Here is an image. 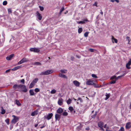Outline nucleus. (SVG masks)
I'll list each match as a JSON object with an SVG mask.
<instances>
[{
  "instance_id": "nucleus-1",
  "label": "nucleus",
  "mask_w": 131,
  "mask_h": 131,
  "mask_svg": "<svg viewBox=\"0 0 131 131\" xmlns=\"http://www.w3.org/2000/svg\"><path fill=\"white\" fill-rule=\"evenodd\" d=\"M53 71L52 70H47L43 71L40 74V75H47L52 73Z\"/></svg>"
},
{
  "instance_id": "nucleus-2",
  "label": "nucleus",
  "mask_w": 131,
  "mask_h": 131,
  "mask_svg": "<svg viewBox=\"0 0 131 131\" xmlns=\"http://www.w3.org/2000/svg\"><path fill=\"white\" fill-rule=\"evenodd\" d=\"M28 61V60L26 58H24L18 62V64H20Z\"/></svg>"
},
{
  "instance_id": "nucleus-3",
  "label": "nucleus",
  "mask_w": 131,
  "mask_h": 131,
  "mask_svg": "<svg viewBox=\"0 0 131 131\" xmlns=\"http://www.w3.org/2000/svg\"><path fill=\"white\" fill-rule=\"evenodd\" d=\"M12 116L14 117V119L12 121V123H15L17 122L19 119L18 117L14 115H13Z\"/></svg>"
},
{
  "instance_id": "nucleus-4",
  "label": "nucleus",
  "mask_w": 131,
  "mask_h": 131,
  "mask_svg": "<svg viewBox=\"0 0 131 131\" xmlns=\"http://www.w3.org/2000/svg\"><path fill=\"white\" fill-rule=\"evenodd\" d=\"M30 51L34 52H39L40 50L39 48H32L30 49Z\"/></svg>"
},
{
  "instance_id": "nucleus-5",
  "label": "nucleus",
  "mask_w": 131,
  "mask_h": 131,
  "mask_svg": "<svg viewBox=\"0 0 131 131\" xmlns=\"http://www.w3.org/2000/svg\"><path fill=\"white\" fill-rule=\"evenodd\" d=\"M20 88L22 89V91L25 92H26L27 91V90L25 86L21 84Z\"/></svg>"
},
{
  "instance_id": "nucleus-6",
  "label": "nucleus",
  "mask_w": 131,
  "mask_h": 131,
  "mask_svg": "<svg viewBox=\"0 0 131 131\" xmlns=\"http://www.w3.org/2000/svg\"><path fill=\"white\" fill-rule=\"evenodd\" d=\"M86 84L88 85H92L94 84V83L93 81L89 79L86 82Z\"/></svg>"
},
{
  "instance_id": "nucleus-7",
  "label": "nucleus",
  "mask_w": 131,
  "mask_h": 131,
  "mask_svg": "<svg viewBox=\"0 0 131 131\" xmlns=\"http://www.w3.org/2000/svg\"><path fill=\"white\" fill-rule=\"evenodd\" d=\"M131 64V59H130L128 63H127L126 65V67L128 69H129L130 68V67L129 66Z\"/></svg>"
},
{
  "instance_id": "nucleus-8",
  "label": "nucleus",
  "mask_w": 131,
  "mask_h": 131,
  "mask_svg": "<svg viewBox=\"0 0 131 131\" xmlns=\"http://www.w3.org/2000/svg\"><path fill=\"white\" fill-rule=\"evenodd\" d=\"M53 114L52 113H51L48 114L47 116H45V117L46 118L49 120L51 118Z\"/></svg>"
},
{
  "instance_id": "nucleus-9",
  "label": "nucleus",
  "mask_w": 131,
  "mask_h": 131,
  "mask_svg": "<svg viewBox=\"0 0 131 131\" xmlns=\"http://www.w3.org/2000/svg\"><path fill=\"white\" fill-rule=\"evenodd\" d=\"M59 76L61 78L65 79H67V77L65 75L62 74V73H60L59 74Z\"/></svg>"
},
{
  "instance_id": "nucleus-10",
  "label": "nucleus",
  "mask_w": 131,
  "mask_h": 131,
  "mask_svg": "<svg viewBox=\"0 0 131 131\" xmlns=\"http://www.w3.org/2000/svg\"><path fill=\"white\" fill-rule=\"evenodd\" d=\"M21 84L18 85L16 84L13 85V88L15 89H18V90H19V89L20 88Z\"/></svg>"
},
{
  "instance_id": "nucleus-11",
  "label": "nucleus",
  "mask_w": 131,
  "mask_h": 131,
  "mask_svg": "<svg viewBox=\"0 0 131 131\" xmlns=\"http://www.w3.org/2000/svg\"><path fill=\"white\" fill-rule=\"evenodd\" d=\"M63 100L61 98L59 99L58 101V104L60 105H61L63 104Z\"/></svg>"
},
{
  "instance_id": "nucleus-12",
  "label": "nucleus",
  "mask_w": 131,
  "mask_h": 131,
  "mask_svg": "<svg viewBox=\"0 0 131 131\" xmlns=\"http://www.w3.org/2000/svg\"><path fill=\"white\" fill-rule=\"evenodd\" d=\"M60 115L56 114L55 115V118L56 120L59 121L60 118Z\"/></svg>"
},
{
  "instance_id": "nucleus-13",
  "label": "nucleus",
  "mask_w": 131,
  "mask_h": 131,
  "mask_svg": "<svg viewBox=\"0 0 131 131\" xmlns=\"http://www.w3.org/2000/svg\"><path fill=\"white\" fill-rule=\"evenodd\" d=\"M37 17L40 20H41L42 17L41 16V14L38 12H36Z\"/></svg>"
},
{
  "instance_id": "nucleus-14",
  "label": "nucleus",
  "mask_w": 131,
  "mask_h": 131,
  "mask_svg": "<svg viewBox=\"0 0 131 131\" xmlns=\"http://www.w3.org/2000/svg\"><path fill=\"white\" fill-rule=\"evenodd\" d=\"M73 83L76 86H79L80 83L78 81L75 80L73 81Z\"/></svg>"
},
{
  "instance_id": "nucleus-15",
  "label": "nucleus",
  "mask_w": 131,
  "mask_h": 131,
  "mask_svg": "<svg viewBox=\"0 0 131 131\" xmlns=\"http://www.w3.org/2000/svg\"><path fill=\"white\" fill-rule=\"evenodd\" d=\"M21 66H19L15 67L13 68L12 69V71H15L17 69L21 68Z\"/></svg>"
},
{
  "instance_id": "nucleus-16",
  "label": "nucleus",
  "mask_w": 131,
  "mask_h": 131,
  "mask_svg": "<svg viewBox=\"0 0 131 131\" xmlns=\"http://www.w3.org/2000/svg\"><path fill=\"white\" fill-rule=\"evenodd\" d=\"M14 56V54H11L8 57H7L6 58V59L7 60H10Z\"/></svg>"
},
{
  "instance_id": "nucleus-17",
  "label": "nucleus",
  "mask_w": 131,
  "mask_h": 131,
  "mask_svg": "<svg viewBox=\"0 0 131 131\" xmlns=\"http://www.w3.org/2000/svg\"><path fill=\"white\" fill-rule=\"evenodd\" d=\"M112 41L113 43H114V42L116 43H117V42H118L117 40L113 36H112Z\"/></svg>"
},
{
  "instance_id": "nucleus-18",
  "label": "nucleus",
  "mask_w": 131,
  "mask_h": 131,
  "mask_svg": "<svg viewBox=\"0 0 131 131\" xmlns=\"http://www.w3.org/2000/svg\"><path fill=\"white\" fill-rule=\"evenodd\" d=\"M38 114V111L36 110L34 111V112H32L31 113V115L32 116L37 115Z\"/></svg>"
},
{
  "instance_id": "nucleus-19",
  "label": "nucleus",
  "mask_w": 131,
  "mask_h": 131,
  "mask_svg": "<svg viewBox=\"0 0 131 131\" xmlns=\"http://www.w3.org/2000/svg\"><path fill=\"white\" fill-rule=\"evenodd\" d=\"M63 111V110L61 108H59L57 111V113L59 114H61Z\"/></svg>"
},
{
  "instance_id": "nucleus-20",
  "label": "nucleus",
  "mask_w": 131,
  "mask_h": 131,
  "mask_svg": "<svg viewBox=\"0 0 131 131\" xmlns=\"http://www.w3.org/2000/svg\"><path fill=\"white\" fill-rule=\"evenodd\" d=\"M30 95L31 96L34 95V93L33 90H29Z\"/></svg>"
},
{
  "instance_id": "nucleus-21",
  "label": "nucleus",
  "mask_w": 131,
  "mask_h": 131,
  "mask_svg": "<svg viewBox=\"0 0 131 131\" xmlns=\"http://www.w3.org/2000/svg\"><path fill=\"white\" fill-rule=\"evenodd\" d=\"M110 96V93L107 94V93H106V97L105 98V100H107L109 98Z\"/></svg>"
},
{
  "instance_id": "nucleus-22",
  "label": "nucleus",
  "mask_w": 131,
  "mask_h": 131,
  "mask_svg": "<svg viewBox=\"0 0 131 131\" xmlns=\"http://www.w3.org/2000/svg\"><path fill=\"white\" fill-rule=\"evenodd\" d=\"M98 126L100 127L102 130L103 131L104 129H103L102 128L103 127V123H98Z\"/></svg>"
},
{
  "instance_id": "nucleus-23",
  "label": "nucleus",
  "mask_w": 131,
  "mask_h": 131,
  "mask_svg": "<svg viewBox=\"0 0 131 131\" xmlns=\"http://www.w3.org/2000/svg\"><path fill=\"white\" fill-rule=\"evenodd\" d=\"M131 127V125L130 123H126V127L127 129H129Z\"/></svg>"
},
{
  "instance_id": "nucleus-24",
  "label": "nucleus",
  "mask_w": 131,
  "mask_h": 131,
  "mask_svg": "<svg viewBox=\"0 0 131 131\" xmlns=\"http://www.w3.org/2000/svg\"><path fill=\"white\" fill-rule=\"evenodd\" d=\"M16 103L17 105L18 106H20L21 105V104L20 103V102L19 101L17 100H16Z\"/></svg>"
},
{
  "instance_id": "nucleus-25",
  "label": "nucleus",
  "mask_w": 131,
  "mask_h": 131,
  "mask_svg": "<svg viewBox=\"0 0 131 131\" xmlns=\"http://www.w3.org/2000/svg\"><path fill=\"white\" fill-rule=\"evenodd\" d=\"M38 80V79L36 78L34 79L33 80L32 82L35 84L37 83Z\"/></svg>"
},
{
  "instance_id": "nucleus-26",
  "label": "nucleus",
  "mask_w": 131,
  "mask_h": 131,
  "mask_svg": "<svg viewBox=\"0 0 131 131\" xmlns=\"http://www.w3.org/2000/svg\"><path fill=\"white\" fill-rule=\"evenodd\" d=\"M35 84L32 82H31L30 84L29 88L31 89L32 88L34 85Z\"/></svg>"
},
{
  "instance_id": "nucleus-27",
  "label": "nucleus",
  "mask_w": 131,
  "mask_h": 131,
  "mask_svg": "<svg viewBox=\"0 0 131 131\" xmlns=\"http://www.w3.org/2000/svg\"><path fill=\"white\" fill-rule=\"evenodd\" d=\"M64 7H62L60 10V12L59 13L60 15H61V14L62 12L64 10Z\"/></svg>"
},
{
  "instance_id": "nucleus-28",
  "label": "nucleus",
  "mask_w": 131,
  "mask_h": 131,
  "mask_svg": "<svg viewBox=\"0 0 131 131\" xmlns=\"http://www.w3.org/2000/svg\"><path fill=\"white\" fill-rule=\"evenodd\" d=\"M56 92V90L55 89H52L51 90L50 92V93L51 94H53L55 93Z\"/></svg>"
},
{
  "instance_id": "nucleus-29",
  "label": "nucleus",
  "mask_w": 131,
  "mask_h": 131,
  "mask_svg": "<svg viewBox=\"0 0 131 131\" xmlns=\"http://www.w3.org/2000/svg\"><path fill=\"white\" fill-rule=\"evenodd\" d=\"M67 71V70H60V71L61 73H66Z\"/></svg>"
},
{
  "instance_id": "nucleus-30",
  "label": "nucleus",
  "mask_w": 131,
  "mask_h": 131,
  "mask_svg": "<svg viewBox=\"0 0 131 131\" xmlns=\"http://www.w3.org/2000/svg\"><path fill=\"white\" fill-rule=\"evenodd\" d=\"M82 31V28H80L78 29V32L79 33H81Z\"/></svg>"
},
{
  "instance_id": "nucleus-31",
  "label": "nucleus",
  "mask_w": 131,
  "mask_h": 131,
  "mask_svg": "<svg viewBox=\"0 0 131 131\" xmlns=\"http://www.w3.org/2000/svg\"><path fill=\"white\" fill-rule=\"evenodd\" d=\"M125 73H124L123 75H121L118 76L117 77H116V80H117L119 78H121V77H123Z\"/></svg>"
},
{
  "instance_id": "nucleus-32",
  "label": "nucleus",
  "mask_w": 131,
  "mask_h": 131,
  "mask_svg": "<svg viewBox=\"0 0 131 131\" xmlns=\"http://www.w3.org/2000/svg\"><path fill=\"white\" fill-rule=\"evenodd\" d=\"M34 65L41 66V64L39 62H36L34 63Z\"/></svg>"
},
{
  "instance_id": "nucleus-33",
  "label": "nucleus",
  "mask_w": 131,
  "mask_h": 131,
  "mask_svg": "<svg viewBox=\"0 0 131 131\" xmlns=\"http://www.w3.org/2000/svg\"><path fill=\"white\" fill-rule=\"evenodd\" d=\"M71 102V100L70 99H69L67 101V103L68 104H70Z\"/></svg>"
},
{
  "instance_id": "nucleus-34",
  "label": "nucleus",
  "mask_w": 131,
  "mask_h": 131,
  "mask_svg": "<svg viewBox=\"0 0 131 131\" xmlns=\"http://www.w3.org/2000/svg\"><path fill=\"white\" fill-rule=\"evenodd\" d=\"M97 112H95V114L94 115H92V118H94L95 117L96 115L97 114Z\"/></svg>"
},
{
  "instance_id": "nucleus-35",
  "label": "nucleus",
  "mask_w": 131,
  "mask_h": 131,
  "mask_svg": "<svg viewBox=\"0 0 131 131\" xmlns=\"http://www.w3.org/2000/svg\"><path fill=\"white\" fill-rule=\"evenodd\" d=\"M89 50L91 52H94V51H96V50H94L92 48H90L89 49Z\"/></svg>"
},
{
  "instance_id": "nucleus-36",
  "label": "nucleus",
  "mask_w": 131,
  "mask_h": 131,
  "mask_svg": "<svg viewBox=\"0 0 131 131\" xmlns=\"http://www.w3.org/2000/svg\"><path fill=\"white\" fill-rule=\"evenodd\" d=\"M89 32H86L84 34V36L85 37H88V35L89 34Z\"/></svg>"
},
{
  "instance_id": "nucleus-37",
  "label": "nucleus",
  "mask_w": 131,
  "mask_h": 131,
  "mask_svg": "<svg viewBox=\"0 0 131 131\" xmlns=\"http://www.w3.org/2000/svg\"><path fill=\"white\" fill-rule=\"evenodd\" d=\"M93 85H94V87L95 88H99L101 86V85H100V86H98V85L94 83V84H93Z\"/></svg>"
},
{
  "instance_id": "nucleus-38",
  "label": "nucleus",
  "mask_w": 131,
  "mask_h": 131,
  "mask_svg": "<svg viewBox=\"0 0 131 131\" xmlns=\"http://www.w3.org/2000/svg\"><path fill=\"white\" fill-rule=\"evenodd\" d=\"M69 109L71 112L73 111V107L72 106L69 107Z\"/></svg>"
},
{
  "instance_id": "nucleus-39",
  "label": "nucleus",
  "mask_w": 131,
  "mask_h": 131,
  "mask_svg": "<svg viewBox=\"0 0 131 131\" xmlns=\"http://www.w3.org/2000/svg\"><path fill=\"white\" fill-rule=\"evenodd\" d=\"M116 80H112L110 82V84H114L116 82Z\"/></svg>"
},
{
  "instance_id": "nucleus-40",
  "label": "nucleus",
  "mask_w": 131,
  "mask_h": 131,
  "mask_svg": "<svg viewBox=\"0 0 131 131\" xmlns=\"http://www.w3.org/2000/svg\"><path fill=\"white\" fill-rule=\"evenodd\" d=\"M77 100H78V101L79 100L81 103L83 101L82 99V98H81L80 97H79L78 98Z\"/></svg>"
},
{
  "instance_id": "nucleus-41",
  "label": "nucleus",
  "mask_w": 131,
  "mask_h": 131,
  "mask_svg": "<svg viewBox=\"0 0 131 131\" xmlns=\"http://www.w3.org/2000/svg\"><path fill=\"white\" fill-rule=\"evenodd\" d=\"M92 76L94 78H97V76L94 74H92Z\"/></svg>"
},
{
  "instance_id": "nucleus-42",
  "label": "nucleus",
  "mask_w": 131,
  "mask_h": 131,
  "mask_svg": "<svg viewBox=\"0 0 131 131\" xmlns=\"http://www.w3.org/2000/svg\"><path fill=\"white\" fill-rule=\"evenodd\" d=\"M116 76H114L112 77L111 78V79L112 80H113L114 79H115V80H116Z\"/></svg>"
},
{
  "instance_id": "nucleus-43",
  "label": "nucleus",
  "mask_w": 131,
  "mask_h": 131,
  "mask_svg": "<svg viewBox=\"0 0 131 131\" xmlns=\"http://www.w3.org/2000/svg\"><path fill=\"white\" fill-rule=\"evenodd\" d=\"M7 2L6 1H4L3 2V4L4 5H7Z\"/></svg>"
},
{
  "instance_id": "nucleus-44",
  "label": "nucleus",
  "mask_w": 131,
  "mask_h": 131,
  "mask_svg": "<svg viewBox=\"0 0 131 131\" xmlns=\"http://www.w3.org/2000/svg\"><path fill=\"white\" fill-rule=\"evenodd\" d=\"M78 23L79 24H84L85 23L84 21H78Z\"/></svg>"
},
{
  "instance_id": "nucleus-45",
  "label": "nucleus",
  "mask_w": 131,
  "mask_h": 131,
  "mask_svg": "<svg viewBox=\"0 0 131 131\" xmlns=\"http://www.w3.org/2000/svg\"><path fill=\"white\" fill-rule=\"evenodd\" d=\"M40 91L39 89L38 88H36L35 89V92H39Z\"/></svg>"
},
{
  "instance_id": "nucleus-46",
  "label": "nucleus",
  "mask_w": 131,
  "mask_h": 131,
  "mask_svg": "<svg viewBox=\"0 0 131 131\" xmlns=\"http://www.w3.org/2000/svg\"><path fill=\"white\" fill-rule=\"evenodd\" d=\"M8 11L9 13H12V11L11 9L10 8L8 9Z\"/></svg>"
},
{
  "instance_id": "nucleus-47",
  "label": "nucleus",
  "mask_w": 131,
  "mask_h": 131,
  "mask_svg": "<svg viewBox=\"0 0 131 131\" xmlns=\"http://www.w3.org/2000/svg\"><path fill=\"white\" fill-rule=\"evenodd\" d=\"M5 113V111L4 109H3L2 110V112H1V113L2 114H3Z\"/></svg>"
},
{
  "instance_id": "nucleus-48",
  "label": "nucleus",
  "mask_w": 131,
  "mask_h": 131,
  "mask_svg": "<svg viewBox=\"0 0 131 131\" xmlns=\"http://www.w3.org/2000/svg\"><path fill=\"white\" fill-rule=\"evenodd\" d=\"M68 114L67 112H64L63 113V115L64 116H67Z\"/></svg>"
},
{
  "instance_id": "nucleus-49",
  "label": "nucleus",
  "mask_w": 131,
  "mask_h": 131,
  "mask_svg": "<svg viewBox=\"0 0 131 131\" xmlns=\"http://www.w3.org/2000/svg\"><path fill=\"white\" fill-rule=\"evenodd\" d=\"M20 82L23 84H24L25 83V80L24 79H22L20 80Z\"/></svg>"
},
{
  "instance_id": "nucleus-50",
  "label": "nucleus",
  "mask_w": 131,
  "mask_h": 131,
  "mask_svg": "<svg viewBox=\"0 0 131 131\" xmlns=\"http://www.w3.org/2000/svg\"><path fill=\"white\" fill-rule=\"evenodd\" d=\"M39 8H40V10L41 11H42L43 10V7L41 6H39Z\"/></svg>"
},
{
  "instance_id": "nucleus-51",
  "label": "nucleus",
  "mask_w": 131,
  "mask_h": 131,
  "mask_svg": "<svg viewBox=\"0 0 131 131\" xmlns=\"http://www.w3.org/2000/svg\"><path fill=\"white\" fill-rule=\"evenodd\" d=\"M5 122L6 123H9V119L8 118L6 119L5 120Z\"/></svg>"
},
{
  "instance_id": "nucleus-52",
  "label": "nucleus",
  "mask_w": 131,
  "mask_h": 131,
  "mask_svg": "<svg viewBox=\"0 0 131 131\" xmlns=\"http://www.w3.org/2000/svg\"><path fill=\"white\" fill-rule=\"evenodd\" d=\"M93 6H96L97 7V3L96 2H95V3L93 4Z\"/></svg>"
},
{
  "instance_id": "nucleus-53",
  "label": "nucleus",
  "mask_w": 131,
  "mask_h": 131,
  "mask_svg": "<svg viewBox=\"0 0 131 131\" xmlns=\"http://www.w3.org/2000/svg\"><path fill=\"white\" fill-rule=\"evenodd\" d=\"M120 130H121L122 131H124V128L123 127H122L120 129Z\"/></svg>"
},
{
  "instance_id": "nucleus-54",
  "label": "nucleus",
  "mask_w": 131,
  "mask_h": 131,
  "mask_svg": "<svg viewBox=\"0 0 131 131\" xmlns=\"http://www.w3.org/2000/svg\"><path fill=\"white\" fill-rule=\"evenodd\" d=\"M76 57L77 58H81V57L79 56L76 55Z\"/></svg>"
},
{
  "instance_id": "nucleus-55",
  "label": "nucleus",
  "mask_w": 131,
  "mask_h": 131,
  "mask_svg": "<svg viewBox=\"0 0 131 131\" xmlns=\"http://www.w3.org/2000/svg\"><path fill=\"white\" fill-rule=\"evenodd\" d=\"M126 39L127 40H128V41H129V39H130V38L129 37H126Z\"/></svg>"
},
{
  "instance_id": "nucleus-56",
  "label": "nucleus",
  "mask_w": 131,
  "mask_h": 131,
  "mask_svg": "<svg viewBox=\"0 0 131 131\" xmlns=\"http://www.w3.org/2000/svg\"><path fill=\"white\" fill-rule=\"evenodd\" d=\"M104 127L105 128H108L106 126V124H105L104 126Z\"/></svg>"
},
{
  "instance_id": "nucleus-57",
  "label": "nucleus",
  "mask_w": 131,
  "mask_h": 131,
  "mask_svg": "<svg viewBox=\"0 0 131 131\" xmlns=\"http://www.w3.org/2000/svg\"><path fill=\"white\" fill-rule=\"evenodd\" d=\"M83 21H84V22L85 21H88V20H87V19H84L83 20Z\"/></svg>"
},
{
  "instance_id": "nucleus-58",
  "label": "nucleus",
  "mask_w": 131,
  "mask_h": 131,
  "mask_svg": "<svg viewBox=\"0 0 131 131\" xmlns=\"http://www.w3.org/2000/svg\"><path fill=\"white\" fill-rule=\"evenodd\" d=\"M74 59V58L73 57H72L71 58V59L72 60H73Z\"/></svg>"
},
{
  "instance_id": "nucleus-59",
  "label": "nucleus",
  "mask_w": 131,
  "mask_h": 131,
  "mask_svg": "<svg viewBox=\"0 0 131 131\" xmlns=\"http://www.w3.org/2000/svg\"><path fill=\"white\" fill-rule=\"evenodd\" d=\"M10 70H6V71H5V72L6 73H7L8 72H9V71H10Z\"/></svg>"
},
{
  "instance_id": "nucleus-60",
  "label": "nucleus",
  "mask_w": 131,
  "mask_h": 131,
  "mask_svg": "<svg viewBox=\"0 0 131 131\" xmlns=\"http://www.w3.org/2000/svg\"><path fill=\"white\" fill-rule=\"evenodd\" d=\"M115 1L117 3H118L119 2V0H115Z\"/></svg>"
},
{
  "instance_id": "nucleus-61",
  "label": "nucleus",
  "mask_w": 131,
  "mask_h": 131,
  "mask_svg": "<svg viewBox=\"0 0 131 131\" xmlns=\"http://www.w3.org/2000/svg\"><path fill=\"white\" fill-rule=\"evenodd\" d=\"M110 1L111 2H114L115 1V0H110Z\"/></svg>"
},
{
  "instance_id": "nucleus-62",
  "label": "nucleus",
  "mask_w": 131,
  "mask_h": 131,
  "mask_svg": "<svg viewBox=\"0 0 131 131\" xmlns=\"http://www.w3.org/2000/svg\"><path fill=\"white\" fill-rule=\"evenodd\" d=\"M100 14L103 15V12L102 11H101L100 12Z\"/></svg>"
},
{
  "instance_id": "nucleus-63",
  "label": "nucleus",
  "mask_w": 131,
  "mask_h": 131,
  "mask_svg": "<svg viewBox=\"0 0 131 131\" xmlns=\"http://www.w3.org/2000/svg\"><path fill=\"white\" fill-rule=\"evenodd\" d=\"M38 124H35V127H36L38 126Z\"/></svg>"
},
{
  "instance_id": "nucleus-64",
  "label": "nucleus",
  "mask_w": 131,
  "mask_h": 131,
  "mask_svg": "<svg viewBox=\"0 0 131 131\" xmlns=\"http://www.w3.org/2000/svg\"><path fill=\"white\" fill-rule=\"evenodd\" d=\"M89 128H86V129L87 130H89Z\"/></svg>"
}]
</instances>
